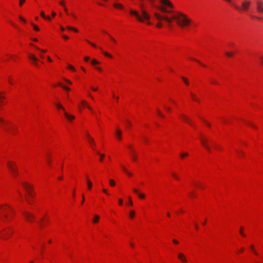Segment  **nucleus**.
Returning a JSON list of instances; mask_svg holds the SVG:
<instances>
[{
  "instance_id": "obj_1",
  "label": "nucleus",
  "mask_w": 263,
  "mask_h": 263,
  "mask_svg": "<svg viewBox=\"0 0 263 263\" xmlns=\"http://www.w3.org/2000/svg\"><path fill=\"white\" fill-rule=\"evenodd\" d=\"M173 18L181 28L189 27L192 23V20L185 14L182 12H177L173 15Z\"/></svg>"
},
{
  "instance_id": "obj_2",
  "label": "nucleus",
  "mask_w": 263,
  "mask_h": 263,
  "mask_svg": "<svg viewBox=\"0 0 263 263\" xmlns=\"http://www.w3.org/2000/svg\"><path fill=\"white\" fill-rule=\"evenodd\" d=\"M140 7L142 9L141 14L143 17L140 16L139 13L137 11L134 10H130V14L135 16L137 19L140 22H143L144 19L149 20L150 18L149 15L143 9L144 5L143 4H140Z\"/></svg>"
},
{
  "instance_id": "obj_3",
  "label": "nucleus",
  "mask_w": 263,
  "mask_h": 263,
  "mask_svg": "<svg viewBox=\"0 0 263 263\" xmlns=\"http://www.w3.org/2000/svg\"><path fill=\"white\" fill-rule=\"evenodd\" d=\"M13 232V231L11 228L4 229L0 232V237L3 239L6 240L12 235Z\"/></svg>"
},
{
  "instance_id": "obj_4",
  "label": "nucleus",
  "mask_w": 263,
  "mask_h": 263,
  "mask_svg": "<svg viewBox=\"0 0 263 263\" xmlns=\"http://www.w3.org/2000/svg\"><path fill=\"white\" fill-rule=\"evenodd\" d=\"M6 123V121H5L3 119L0 118V125L3 127L4 129L8 133L14 134L13 130L16 129V127L13 126L11 127H7L5 126Z\"/></svg>"
},
{
  "instance_id": "obj_5",
  "label": "nucleus",
  "mask_w": 263,
  "mask_h": 263,
  "mask_svg": "<svg viewBox=\"0 0 263 263\" xmlns=\"http://www.w3.org/2000/svg\"><path fill=\"white\" fill-rule=\"evenodd\" d=\"M7 165L12 175L16 177L18 174V170L15 164L13 162L8 161Z\"/></svg>"
},
{
  "instance_id": "obj_6",
  "label": "nucleus",
  "mask_w": 263,
  "mask_h": 263,
  "mask_svg": "<svg viewBox=\"0 0 263 263\" xmlns=\"http://www.w3.org/2000/svg\"><path fill=\"white\" fill-rule=\"evenodd\" d=\"M251 2L249 0H244L242 1L241 3V8H239L238 6L236 5H233V6L238 10L247 11L250 7Z\"/></svg>"
},
{
  "instance_id": "obj_7",
  "label": "nucleus",
  "mask_w": 263,
  "mask_h": 263,
  "mask_svg": "<svg viewBox=\"0 0 263 263\" xmlns=\"http://www.w3.org/2000/svg\"><path fill=\"white\" fill-rule=\"evenodd\" d=\"M23 214L25 218L29 222H32L35 218L34 215L28 212L24 211Z\"/></svg>"
},
{
  "instance_id": "obj_8",
  "label": "nucleus",
  "mask_w": 263,
  "mask_h": 263,
  "mask_svg": "<svg viewBox=\"0 0 263 263\" xmlns=\"http://www.w3.org/2000/svg\"><path fill=\"white\" fill-rule=\"evenodd\" d=\"M200 141L203 146L206 149L209 153H211V149L210 146L208 145V139L203 137H201Z\"/></svg>"
},
{
  "instance_id": "obj_9",
  "label": "nucleus",
  "mask_w": 263,
  "mask_h": 263,
  "mask_svg": "<svg viewBox=\"0 0 263 263\" xmlns=\"http://www.w3.org/2000/svg\"><path fill=\"white\" fill-rule=\"evenodd\" d=\"M22 185L25 189V190L26 191L27 193H28V195L29 196L32 197L33 196V195L31 192V187L29 184H28L27 182H24L22 183Z\"/></svg>"
},
{
  "instance_id": "obj_10",
  "label": "nucleus",
  "mask_w": 263,
  "mask_h": 263,
  "mask_svg": "<svg viewBox=\"0 0 263 263\" xmlns=\"http://www.w3.org/2000/svg\"><path fill=\"white\" fill-rule=\"evenodd\" d=\"M256 9L259 12H263V2L260 0L256 1Z\"/></svg>"
},
{
  "instance_id": "obj_11",
  "label": "nucleus",
  "mask_w": 263,
  "mask_h": 263,
  "mask_svg": "<svg viewBox=\"0 0 263 263\" xmlns=\"http://www.w3.org/2000/svg\"><path fill=\"white\" fill-rule=\"evenodd\" d=\"M28 57L30 60L32 61L34 65L36 66H38L37 62L39 61V60L34 54H29Z\"/></svg>"
},
{
  "instance_id": "obj_12",
  "label": "nucleus",
  "mask_w": 263,
  "mask_h": 263,
  "mask_svg": "<svg viewBox=\"0 0 263 263\" xmlns=\"http://www.w3.org/2000/svg\"><path fill=\"white\" fill-rule=\"evenodd\" d=\"M9 208V207H6L3 208L2 210V214H3L5 219H8L9 218V215L8 214Z\"/></svg>"
},
{
  "instance_id": "obj_13",
  "label": "nucleus",
  "mask_w": 263,
  "mask_h": 263,
  "mask_svg": "<svg viewBox=\"0 0 263 263\" xmlns=\"http://www.w3.org/2000/svg\"><path fill=\"white\" fill-rule=\"evenodd\" d=\"M180 116L182 118V119L184 120L185 122H186L190 125L194 127V125L192 124V123L191 122V121L187 116L183 114L180 115Z\"/></svg>"
},
{
  "instance_id": "obj_14",
  "label": "nucleus",
  "mask_w": 263,
  "mask_h": 263,
  "mask_svg": "<svg viewBox=\"0 0 263 263\" xmlns=\"http://www.w3.org/2000/svg\"><path fill=\"white\" fill-rule=\"evenodd\" d=\"M116 136L118 140H121L122 138V132L121 129L117 128L116 132Z\"/></svg>"
},
{
  "instance_id": "obj_15",
  "label": "nucleus",
  "mask_w": 263,
  "mask_h": 263,
  "mask_svg": "<svg viewBox=\"0 0 263 263\" xmlns=\"http://www.w3.org/2000/svg\"><path fill=\"white\" fill-rule=\"evenodd\" d=\"M161 2L163 4L168 6V7H170V8L173 7V4L168 0H161Z\"/></svg>"
},
{
  "instance_id": "obj_16",
  "label": "nucleus",
  "mask_w": 263,
  "mask_h": 263,
  "mask_svg": "<svg viewBox=\"0 0 263 263\" xmlns=\"http://www.w3.org/2000/svg\"><path fill=\"white\" fill-rule=\"evenodd\" d=\"M178 257L183 262H186L187 261L185 256L181 253L178 254Z\"/></svg>"
},
{
  "instance_id": "obj_17",
  "label": "nucleus",
  "mask_w": 263,
  "mask_h": 263,
  "mask_svg": "<svg viewBox=\"0 0 263 263\" xmlns=\"http://www.w3.org/2000/svg\"><path fill=\"white\" fill-rule=\"evenodd\" d=\"M154 15H155V17L159 21L164 20L165 16L161 15L160 14H159L157 13H155Z\"/></svg>"
},
{
  "instance_id": "obj_18",
  "label": "nucleus",
  "mask_w": 263,
  "mask_h": 263,
  "mask_svg": "<svg viewBox=\"0 0 263 263\" xmlns=\"http://www.w3.org/2000/svg\"><path fill=\"white\" fill-rule=\"evenodd\" d=\"M64 115L69 121L73 120L75 118L74 116H73V115H69L65 111H64Z\"/></svg>"
},
{
  "instance_id": "obj_19",
  "label": "nucleus",
  "mask_w": 263,
  "mask_h": 263,
  "mask_svg": "<svg viewBox=\"0 0 263 263\" xmlns=\"http://www.w3.org/2000/svg\"><path fill=\"white\" fill-rule=\"evenodd\" d=\"M87 139L88 141L91 145H95V143L94 140L89 135H87Z\"/></svg>"
},
{
  "instance_id": "obj_20",
  "label": "nucleus",
  "mask_w": 263,
  "mask_h": 263,
  "mask_svg": "<svg viewBox=\"0 0 263 263\" xmlns=\"http://www.w3.org/2000/svg\"><path fill=\"white\" fill-rule=\"evenodd\" d=\"M190 95H191V97H192V99H193L194 101H196V102H200L199 99H198V98L196 97V95H195L194 93H193V92H191L190 93Z\"/></svg>"
},
{
  "instance_id": "obj_21",
  "label": "nucleus",
  "mask_w": 263,
  "mask_h": 263,
  "mask_svg": "<svg viewBox=\"0 0 263 263\" xmlns=\"http://www.w3.org/2000/svg\"><path fill=\"white\" fill-rule=\"evenodd\" d=\"M131 156H132V158L133 160V161H136L137 156H136V154L134 150L133 151H131Z\"/></svg>"
},
{
  "instance_id": "obj_22",
  "label": "nucleus",
  "mask_w": 263,
  "mask_h": 263,
  "mask_svg": "<svg viewBox=\"0 0 263 263\" xmlns=\"http://www.w3.org/2000/svg\"><path fill=\"white\" fill-rule=\"evenodd\" d=\"M173 20H174L173 17L172 18H170L165 16L164 20L165 21L168 23L171 24L172 23Z\"/></svg>"
},
{
  "instance_id": "obj_23",
  "label": "nucleus",
  "mask_w": 263,
  "mask_h": 263,
  "mask_svg": "<svg viewBox=\"0 0 263 263\" xmlns=\"http://www.w3.org/2000/svg\"><path fill=\"white\" fill-rule=\"evenodd\" d=\"M41 15L45 19H46L48 21H50L51 18L49 16H46L45 15V13L43 11L41 12Z\"/></svg>"
},
{
  "instance_id": "obj_24",
  "label": "nucleus",
  "mask_w": 263,
  "mask_h": 263,
  "mask_svg": "<svg viewBox=\"0 0 263 263\" xmlns=\"http://www.w3.org/2000/svg\"><path fill=\"white\" fill-rule=\"evenodd\" d=\"M114 6L116 8L123 9L124 7L120 4L115 3Z\"/></svg>"
},
{
  "instance_id": "obj_25",
  "label": "nucleus",
  "mask_w": 263,
  "mask_h": 263,
  "mask_svg": "<svg viewBox=\"0 0 263 263\" xmlns=\"http://www.w3.org/2000/svg\"><path fill=\"white\" fill-rule=\"evenodd\" d=\"M87 182L88 185V188L89 190H90L92 187V185L91 182L88 178H87Z\"/></svg>"
},
{
  "instance_id": "obj_26",
  "label": "nucleus",
  "mask_w": 263,
  "mask_h": 263,
  "mask_svg": "<svg viewBox=\"0 0 263 263\" xmlns=\"http://www.w3.org/2000/svg\"><path fill=\"white\" fill-rule=\"evenodd\" d=\"M82 104L83 106L87 107L89 109L91 110H92L91 107L89 105H88L85 101H83L82 102Z\"/></svg>"
},
{
  "instance_id": "obj_27",
  "label": "nucleus",
  "mask_w": 263,
  "mask_h": 263,
  "mask_svg": "<svg viewBox=\"0 0 263 263\" xmlns=\"http://www.w3.org/2000/svg\"><path fill=\"white\" fill-rule=\"evenodd\" d=\"M99 218H100V217L97 215H95V218L94 219H93L92 221L93 223H97L98 222V221H99Z\"/></svg>"
},
{
  "instance_id": "obj_28",
  "label": "nucleus",
  "mask_w": 263,
  "mask_h": 263,
  "mask_svg": "<svg viewBox=\"0 0 263 263\" xmlns=\"http://www.w3.org/2000/svg\"><path fill=\"white\" fill-rule=\"evenodd\" d=\"M46 156H47V162L49 165H50V162H51L50 156L49 154H47Z\"/></svg>"
},
{
  "instance_id": "obj_29",
  "label": "nucleus",
  "mask_w": 263,
  "mask_h": 263,
  "mask_svg": "<svg viewBox=\"0 0 263 263\" xmlns=\"http://www.w3.org/2000/svg\"><path fill=\"white\" fill-rule=\"evenodd\" d=\"M67 28L68 29L70 30H72V31H73L74 32H78V30L76 28H74L72 27L71 26H68L67 27Z\"/></svg>"
},
{
  "instance_id": "obj_30",
  "label": "nucleus",
  "mask_w": 263,
  "mask_h": 263,
  "mask_svg": "<svg viewBox=\"0 0 263 263\" xmlns=\"http://www.w3.org/2000/svg\"><path fill=\"white\" fill-rule=\"evenodd\" d=\"M123 170L129 176H132V174L128 172V171L126 170V168L124 166H121Z\"/></svg>"
},
{
  "instance_id": "obj_31",
  "label": "nucleus",
  "mask_w": 263,
  "mask_h": 263,
  "mask_svg": "<svg viewBox=\"0 0 263 263\" xmlns=\"http://www.w3.org/2000/svg\"><path fill=\"white\" fill-rule=\"evenodd\" d=\"M181 78L186 85H189V81L186 78L183 77H182Z\"/></svg>"
},
{
  "instance_id": "obj_32",
  "label": "nucleus",
  "mask_w": 263,
  "mask_h": 263,
  "mask_svg": "<svg viewBox=\"0 0 263 263\" xmlns=\"http://www.w3.org/2000/svg\"><path fill=\"white\" fill-rule=\"evenodd\" d=\"M160 10L163 12H166V13H168V12H170V11H168L166 8L165 7H161L160 8Z\"/></svg>"
},
{
  "instance_id": "obj_33",
  "label": "nucleus",
  "mask_w": 263,
  "mask_h": 263,
  "mask_svg": "<svg viewBox=\"0 0 263 263\" xmlns=\"http://www.w3.org/2000/svg\"><path fill=\"white\" fill-rule=\"evenodd\" d=\"M135 214V213L134 211H131L130 212L129 216H130V218H134Z\"/></svg>"
},
{
  "instance_id": "obj_34",
  "label": "nucleus",
  "mask_w": 263,
  "mask_h": 263,
  "mask_svg": "<svg viewBox=\"0 0 263 263\" xmlns=\"http://www.w3.org/2000/svg\"><path fill=\"white\" fill-rule=\"evenodd\" d=\"M109 184L111 186H114L116 184L115 181L112 179L109 180Z\"/></svg>"
},
{
  "instance_id": "obj_35",
  "label": "nucleus",
  "mask_w": 263,
  "mask_h": 263,
  "mask_svg": "<svg viewBox=\"0 0 263 263\" xmlns=\"http://www.w3.org/2000/svg\"><path fill=\"white\" fill-rule=\"evenodd\" d=\"M56 106H57V107L58 108L62 109V110H63V111H65V109L64 108V107L60 104H57Z\"/></svg>"
},
{
  "instance_id": "obj_36",
  "label": "nucleus",
  "mask_w": 263,
  "mask_h": 263,
  "mask_svg": "<svg viewBox=\"0 0 263 263\" xmlns=\"http://www.w3.org/2000/svg\"><path fill=\"white\" fill-rule=\"evenodd\" d=\"M243 227H240V231H239V233L243 237H245L246 236V235L243 233Z\"/></svg>"
},
{
  "instance_id": "obj_37",
  "label": "nucleus",
  "mask_w": 263,
  "mask_h": 263,
  "mask_svg": "<svg viewBox=\"0 0 263 263\" xmlns=\"http://www.w3.org/2000/svg\"><path fill=\"white\" fill-rule=\"evenodd\" d=\"M97 153L98 154L101 156L100 161H103V158L104 157L105 155L104 154H100L98 151L97 152Z\"/></svg>"
},
{
  "instance_id": "obj_38",
  "label": "nucleus",
  "mask_w": 263,
  "mask_h": 263,
  "mask_svg": "<svg viewBox=\"0 0 263 263\" xmlns=\"http://www.w3.org/2000/svg\"><path fill=\"white\" fill-rule=\"evenodd\" d=\"M188 156V154L187 153H182L180 155V157L181 158H184V157H186V156Z\"/></svg>"
},
{
  "instance_id": "obj_39",
  "label": "nucleus",
  "mask_w": 263,
  "mask_h": 263,
  "mask_svg": "<svg viewBox=\"0 0 263 263\" xmlns=\"http://www.w3.org/2000/svg\"><path fill=\"white\" fill-rule=\"evenodd\" d=\"M31 25L33 26V28H34V29L35 30V31H39V28L36 26V25H34L33 23H31Z\"/></svg>"
},
{
  "instance_id": "obj_40",
  "label": "nucleus",
  "mask_w": 263,
  "mask_h": 263,
  "mask_svg": "<svg viewBox=\"0 0 263 263\" xmlns=\"http://www.w3.org/2000/svg\"><path fill=\"white\" fill-rule=\"evenodd\" d=\"M157 113H158L159 116H160L162 118L164 117V116L163 115V114L161 113V112L160 111L159 109H157Z\"/></svg>"
},
{
  "instance_id": "obj_41",
  "label": "nucleus",
  "mask_w": 263,
  "mask_h": 263,
  "mask_svg": "<svg viewBox=\"0 0 263 263\" xmlns=\"http://www.w3.org/2000/svg\"><path fill=\"white\" fill-rule=\"evenodd\" d=\"M236 152L237 153H238L240 155V156H243L245 155L243 152H242L241 151H237Z\"/></svg>"
},
{
  "instance_id": "obj_42",
  "label": "nucleus",
  "mask_w": 263,
  "mask_h": 263,
  "mask_svg": "<svg viewBox=\"0 0 263 263\" xmlns=\"http://www.w3.org/2000/svg\"><path fill=\"white\" fill-rule=\"evenodd\" d=\"M59 85L61 86L65 90H67V91H69L70 90V88L65 86H63V85H61L60 84H59Z\"/></svg>"
},
{
  "instance_id": "obj_43",
  "label": "nucleus",
  "mask_w": 263,
  "mask_h": 263,
  "mask_svg": "<svg viewBox=\"0 0 263 263\" xmlns=\"http://www.w3.org/2000/svg\"><path fill=\"white\" fill-rule=\"evenodd\" d=\"M91 64H93V65H95V64H99V62H98L96 60L93 59V60H92L91 61Z\"/></svg>"
},
{
  "instance_id": "obj_44",
  "label": "nucleus",
  "mask_w": 263,
  "mask_h": 263,
  "mask_svg": "<svg viewBox=\"0 0 263 263\" xmlns=\"http://www.w3.org/2000/svg\"><path fill=\"white\" fill-rule=\"evenodd\" d=\"M68 68L73 71H75V68L71 65H68Z\"/></svg>"
},
{
  "instance_id": "obj_45",
  "label": "nucleus",
  "mask_w": 263,
  "mask_h": 263,
  "mask_svg": "<svg viewBox=\"0 0 263 263\" xmlns=\"http://www.w3.org/2000/svg\"><path fill=\"white\" fill-rule=\"evenodd\" d=\"M138 196L139 197V198H140L141 199H143L145 198V195L144 194H141V193L138 194Z\"/></svg>"
},
{
  "instance_id": "obj_46",
  "label": "nucleus",
  "mask_w": 263,
  "mask_h": 263,
  "mask_svg": "<svg viewBox=\"0 0 263 263\" xmlns=\"http://www.w3.org/2000/svg\"><path fill=\"white\" fill-rule=\"evenodd\" d=\"M25 2V0H20L19 5L22 6L23 4Z\"/></svg>"
},
{
  "instance_id": "obj_47",
  "label": "nucleus",
  "mask_w": 263,
  "mask_h": 263,
  "mask_svg": "<svg viewBox=\"0 0 263 263\" xmlns=\"http://www.w3.org/2000/svg\"><path fill=\"white\" fill-rule=\"evenodd\" d=\"M226 54L228 56V57H231L233 55V53H232V52H227L226 53Z\"/></svg>"
},
{
  "instance_id": "obj_48",
  "label": "nucleus",
  "mask_w": 263,
  "mask_h": 263,
  "mask_svg": "<svg viewBox=\"0 0 263 263\" xmlns=\"http://www.w3.org/2000/svg\"><path fill=\"white\" fill-rule=\"evenodd\" d=\"M172 175L174 178H175L176 179H179L178 176L177 175H176L174 173H173Z\"/></svg>"
},
{
  "instance_id": "obj_49",
  "label": "nucleus",
  "mask_w": 263,
  "mask_h": 263,
  "mask_svg": "<svg viewBox=\"0 0 263 263\" xmlns=\"http://www.w3.org/2000/svg\"><path fill=\"white\" fill-rule=\"evenodd\" d=\"M103 53H104V54L105 56L108 57H109V58H111V57H112L111 55H110L109 53H107V52H104Z\"/></svg>"
},
{
  "instance_id": "obj_50",
  "label": "nucleus",
  "mask_w": 263,
  "mask_h": 263,
  "mask_svg": "<svg viewBox=\"0 0 263 263\" xmlns=\"http://www.w3.org/2000/svg\"><path fill=\"white\" fill-rule=\"evenodd\" d=\"M248 125H249V126H252V127H253L255 128H257V127H256V126H255L253 124H252V123H250V122H249V123H248Z\"/></svg>"
},
{
  "instance_id": "obj_51",
  "label": "nucleus",
  "mask_w": 263,
  "mask_h": 263,
  "mask_svg": "<svg viewBox=\"0 0 263 263\" xmlns=\"http://www.w3.org/2000/svg\"><path fill=\"white\" fill-rule=\"evenodd\" d=\"M128 199H129V204L130 205H133V201L131 199V198L130 197H128Z\"/></svg>"
},
{
  "instance_id": "obj_52",
  "label": "nucleus",
  "mask_w": 263,
  "mask_h": 263,
  "mask_svg": "<svg viewBox=\"0 0 263 263\" xmlns=\"http://www.w3.org/2000/svg\"><path fill=\"white\" fill-rule=\"evenodd\" d=\"M86 41H87L89 44H90L91 46H92L93 47H96V45L95 44H93V43H91V42H89V41H88V40H86Z\"/></svg>"
},
{
  "instance_id": "obj_53",
  "label": "nucleus",
  "mask_w": 263,
  "mask_h": 263,
  "mask_svg": "<svg viewBox=\"0 0 263 263\" xmlns=\"http://www.w3.org/2000/svg\"><path fill=\"white\" fill-rule=\"evenodd\" d=\"M26 200L27 201V202H28L29 203L31 204V203H32V202H32V200H31L29 198H28V197H26Z\"/></svg>"
},
{
  "instance_id": "obj_54",
  "label": "nucleus",
  "mask_w": 263,
  "mask_h": 263,
  "mask_svg": "<svg viewBox=\"0 0 263 263\" xmlns=\"http://www.w3.org/2000/svg\"><path fill=\"white\" fill-rule=\"evenodd\" d=\"M190 196L192 197H196V195L194 194V192H192L190 193Z\"/></svg>"
},
{
  "instance_id": "obj_55",
  "label": "nucleus",
  "mask_w": 263,
  "mask_h": 263,
  "mask_svg": "<svg viewBox=\"0 0 263 263\" xmlns=\"http://www.w3.org/2000/svg\"><path fill=\"white\" fill-rule=\"evenodd\" d=\"M156 26L158 28H161L162 26V23H158Z\"/></svg>"
},
{
  "instance_id": "obj_56",
  "label": "nucleus",
  "mask_w": 263,
  "mask_h": 263,
  "mask_svg": "<svg viewBox=\"0 0 263 263\" xmlns=\"http://www.w3.org/2000/svg\"><path fill=\"white\" fill-rule=\"evenodd\" d=\"M35 48H36L37 50L41 51H42V52H43V53H44V52H45L46 51V50H42V49H40L39 48H38V47H35Z\"/></svg>"
},
{
  "instance_id": "obj_57",
  "label": "nucleus",
  "mask_w": 263,
  "mask_h": 263,
  "mask_svg": "<svg viewBox=\"0 0 263 263\" xmlns=\"http://www.w3.org/2000/svg\"><path fill=\"white\" fill-rule=\"evenodd\" d=\"M20 19L24 22H26V20L23 18L21 16H19Z\"/></svg>"
},
{
  "instance_id": "obj_58",
  "label": "nucleus",
  "mask_w": 263,
  "mask_h": 263,
  "mask_svg": "<svg viewBox=\"0 0 263 263\" xmlns=\"http://www.w3.org/2000/svg\"><path fill=\"white\" fill-rule=\"evenodd\" d=\"M128 147L130 149V152H131V151H134V149H133V147H132V145H129L128 146Z\"/></svg>"
},
{
  "instance_id": "obj_59",
  "label": "nucleus",
  "mask_w": 263,
  "mask_h": 263,
  "mask_svg": "<svg viewBox=\"0 0 263 263\" xmlns=\"http://www.w3.org/2000/svg\"><path fill=\"white\" fill-rule=\"evenodd\" d=\"M119 202L120 205H122L123 203V200L122 199H119Z\"/></svg>"
},
{
  "instance_id": "obj_60",
  "label": "nucleus",
  "mask_w": 263,
  "mask_h": 263,
  "mask_svg": "<svg viewBox=\"0 0 263 263\" xmlns=\"http://www.w3.org/2000/svg\"><path fill=\"white\" fill-rule=\"evenodd\" d=\"M127 123V125L129 126H131V123L128 120H126Z\"/></svg>"
},
{
  "instance_id": "obj_61",
  "label": "nucleus",
  "mask_w": 263,
  "mask_h": 263,
  "mask_svg": "<svg viewBox=\"0 0 263 263\" xmlns=\"http://www.w3.org/2000/svg\"><path fill=\"white\" fill-rule=\"evenodd\" d=\"M133 191H134L135 193H137V194H139V192H138V190H137V189H134L133 190Z\"/></svg>"
},
{
  "instance_id": "obj_62",
  "label": "nucleus",
  "mask_w": 263,
  "mask_h": 263,
  "mask_svg": "<svg viewBox=\"0 0 263 263\" xmlns=\"http://www.w3.org/2000/svg\"><path fill=\"white\" fill-rule=\"evenodd\" d=\"M211 82L213 83V84H217V82L216 81V80H212L211 81Z\"/></svg>"
},
{
  "instance_id": "obj_63",
  "label": "nucleus",
  "mask_w": 263,
  "mask_h": 263,
  "mask_svg": "<svg viewBox=\"0 0 263 263\" xmlns=\"http://www.w3.org/2000/svg\"><path fill=\"white\" fill-rule=\"evenodd\" d=\"M63 37L65 40H68L69 39L67 35H63Z\"/></svg>"
},
{
  "instance_id": "obj_64",
  "label": "nucleus",
  "mask_w": 263,
  "mask_h": 263,
  "mask_svg": "<svg viewBox=\"0 0 263 263\" xmlns=\"http://www.w3.org/2000/svg\"><path fill=\"white\" fill-rule=\"evenodd\" d=\"M261 64L263 65V56L260 57Z\"/></svg>"
}]
</instances>
